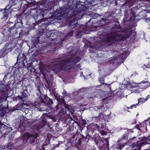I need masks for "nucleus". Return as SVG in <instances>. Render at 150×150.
I'll return each instance as SVG.
<instances>
[{
  "mask_svg": "<svg viewBox=\"0 0 150 150\" xmlns=\"http://www.w3.org/2000/svg\"><path fill=\"white\" fill-rule=\"evenodd\" d=\"M71 121L72 122V126H74L75 125H77L78 126L79 125L77 123V122L75 121L74 120H73L72 118H71Z\"/></svg>",
  "mask_w": 150,
  "mask_h": 150,
  "instance_id": "nucleus-14",
  "label": "nucleus"
},
{
  "mask_svg": "<svg viewBox=\"0 0 150 150\" xmlns=\"http://www.w3.org/2000/svg\"><path fill=\"white\" fill-rule=\"evenodd\" d=\"M143 142H138L136 144H133V148L135 146H137V147L135 148V149H139L142 146V144Z\"/></svg>",
  "mask_w": 150,
  "mask_h": 150,
  "instance_id": "nucleus-10",
  "label": "nucleus"
},
{
  "mask_svg": "<svg viewBox=\"0 0 150 150\" xmlns=\"http://www.w3.org/2000/svg\"><path fill=\"white\" fill-rule=\"evenodd\" d=\"M100 133L103 135H106L107 134V133L106 132H105L103 130L101 131H100Z\"/></svg>",
  "mask_w": 150,
  "mask_h": 150,
  "instance_id": "nucleus-16",
  "label": "nucleus"
},
{
  "mask_svg": "<svg viewBox=\"0 0 150 150\" xmlns=\"http://www.w3.org/2000/svg\"><path fill=\"white\" fill-rule=\"evenodd\" d=\"M25 89L23 91L24 93H25L26 94V92H27V91L26 89V87L25 88Z\"/></svg>",
  "mask_w": 150,
  "mask_h": 150,
  "instance_id": "nucleus-24",
  "label": "nucleus"
},
{
  "mask_svg": "<svg viewBox=\"0 0 150 150\" xmlns=\"http://www.w3.org/2000/svg\"><path fill=\"white\" fill-rule=\"evenodd\" d=\"M146 101V99L143 98H140L138 100L139 102H143Z\"/></svg>",
  "mask_w": 150,
  "mask_h": 150,
  "instance_id": "nucleus-15",
  "label": "nucleus"
},
{
  "mask_svg": "<svg viewBox=\"0 0 150 150\" xmlns=\"http://www.w3.org/2000/svg\"><path fill=\"white\" fill-rule=\"evenodd\" d=\"M66 58L63 56L60 58H57L55 59V61L52 62L51 64V69L52 70L58 71L64 68L65 65L71 62L70 60H66Z\"/></svg>",
  "mask_w": 150,
  "mask_h": 150,
  "instance_id": "nucleus-2",
  "label": "nucleus"
},
{
  "mask_svg": "<svg viewBox=\"0 0 150 150\" xmlns=\"http://www.w3.org/2000/svg\"><path fill=\"white\" fill-rule=\"evenodd\" d=\"M4 11L3 13V18L5 19H8V16L10 13V10L6 8L4 10Z\"/></svg>",
  "mask_w": 150,
  "mask_h": 150,
  "instance_id": "nucleus-8",
  "label": "nucleus"
},
{
  "mask_svg": "<svg viewBox=\"0 0 150 150\" xmlns=\"http://www.w3.org/2000/svg\"><path fill=\"white\" fill-rule=\"evenodd\" d=\"M145 65H144V67H143V68H144H144H145Z\"/></svg>",
  "mask_w": 150,
  "mask_h": 150,
  "instance_id": "nucleus-29",
  "label": "nucleus"
},
{
  "mask_svg": "<svg viewBox=\"0 0 150 150\" xmlns=\"http://www.w3.org/2000/svg\"><path fill=\"white\" fill-rule=\"evenodd\" d=\"M150 95H149L148 96H147L146 97V98H145L146 100H148V98H150Z\"/></svg>",
  "mask_w": 150,
  "mask_h": 150,
  "instance_id": "nucleus-23",
  "label": "nucleus"
},
{
  "mask_svg": "<svg viewBox=\"0 0 150 150\" xmlns=\"http://www.w3.org/2000/svg\"><path fill=\"white\" fill-rule=\"evenodd\" d=\"M137 105V104H136V105H133L132 106H131V108H132L133 107V106H136V105Z\"/></svg>",
  "mask_w": 150,
  "mask_h": 150,
  "instance_id": "nucleus-25",
  "label": "nucleus"
},
{
  "mask_svg": "<svg viewBox=\"0 0 150 150\" xmlns=\"http://www.w3.org/2000/svg\"><path fill=\"white\" fill-rule=\"evenodd\" d=\"M23 109H24V110L25 111H26V112H27V111L28 110V109H25V108H24Z\"/></svg>",
  "mask_w": 150,
  "mask_h": 150,
  "instance_id": "nucleus-26",
  "label": "nucleus"
},
{
  "mask_svg": "<svg viewBox=\"0 0 150 150\" xmlns=\"http://www.w3.org/2000/svg\"><path fill=\"white\" fill-rule=\"evenodd\" d=\"M112 30V32L110 33H105V36L103 40L105 42H115L118 40L126 38L131 35L132 32L129 29L122 31L121 30L117 25H115Z\"/></svg>",
  "mask_w": 150,
  "mask_h": 150,
  "instance_id": "nucleus-1",
  "label": "nucleus"
},
{
  "mask_svg": "<svg viewBox=\"0 0 150 150\" xmlns=\"http://www.w3.org/2000/svg\"><path fill=\"white\" fill-rule=\"evenodd\" d=\"M117 143L118 145V146H117L118 148L121 150L124 147V144H121L120 141H117Z\"/></svg>",
  "mask_w": 150,
  "mask_h": 150,
  "instance_id": "nucleus-12",
  "label": "nucleus"
},
{
  "mask_svg": "<svg viewBox=\"0 0 150 150\" xmlns=\"http://www.w3.org/2000/svg\"><path fill=\"white\" fill-rule=\"evenodd\" d=\"M82 123L83 125H85L86 124V122L85 120H82Z\"/></svg>",
  "mask_w": 150,
  "mask_h": 150,
  "instance_id": "nucleus-20",
  "label": "nucleus"
},
{
  "mask_svg": "<svg viewBox=\"0 0 150 150\" xmlns=\"http://www.w3.org/2000/svg\"><path fill=\"white\" fill-rule=\"evenodd\" d=\"M38 134L35 133H33L32 134L29 133H25V137L32 142L35 141L37 137Z\"/></svg>",
  "mask_w": 150,
  "mask_h": 150,
  "instance_id": "nucleus-4",
  "label": "nucleus"
},
{
  "mask_svg": "<svg viewBox=\"0 0 150 150\" xmlns=\"http://www.w3.org/2000/svg\"><path fill=\"white\" fill-rule=\"evenodd\" d=\"M4 101V100L2 98H0V104L2 103Z\"/></svg>",
  "mask_w": 150,
  "mask_h": 150,
  "instance_id": "nucleus-21",
  "label": "nucleus"
},
{
  "mask_svg": "<svg viewBox=\"0 0 150 150\" xmlns=\"http://www.w3.org/2000/svg\"><path fill=\"white\" fill-rule=\"evenodd\" d=\"M22 98H26V94L25 93H24L23 92L22 93Z\"/></svg>",
  "mask_w": 150,
  "mask_h": 150,
  "instance_id": "nucleus-18",
  "label": "nucleus"
},
{
  "mask_svg": "<svg viewBox=\"0 0 150 150\" xmlns=\"http://www.w3.org/2000/svg\"><path fill=\"white\" fill-rule=\"evenodd\" d=\"M20 106L21 107V105H20Z\"/></svg>",
  "mask_w": 150,
  "mask_h": 150,
  "instance_id": "nucleus-34",
  "label": "nucleus"
},
{
  "mask_svg": "<svg viewBox=\"0 0 150 150\" xmlns=\"http://www.w3.org/2000/svg\"><path fill=\"white\" fill-rule=\"evenodd\" d=\"M6 50L4 48L0 50V58L4 57L7 54Z\"/></svg>",
  "mask_w": 150,
  "mask_h": 150,
  "instance_id": "nucleus-9",
  "label": "nucleus"
},
{
  "mask_svg": "<svg viewBox=\"0 0 150 150\" xmlns=\"http://www.w3.org/2000/svg\"><path fill=\"white\" fill-rule=\"evenodd\" d=\"M105 125L104 124H102L101 125V128L103 129L105 127Z\"/></svg>",
  "mask_w": 150,
  "mask_h": 150,
  "instance_id": "nucleus-19",
  "label": "nucleus"
},
{
  "mask_svg": "<svg viewBox=\"0 0 150 150\" xmlns=\"http://www.w3.org/2000/svg\"><path fill=\"white\" fill-rule=\"evenodd\" d=\"M68 11L69 9L68 8L65 7H62L56 10L54 15L55 17L57 19H62L63 16L67 14Z\"/></svg>",
  "mask_w": 150,
  "mask_h": 150,
  "instance_id": "nucleus-3",
  "label": "nucleus"
},
{
  "mask_svg": "<svg viewBox=\"0 0 150 150\" xmlns=\"http://www.w3.org/2000/svg\"><path fill=\"white\" fill-rule=\"evenodd\" d=\"M114 58H113V59H112V61H111V62L113 63V61L114 60Z\"/></svg>",
  "mask_w": 150,
  "mask_h": 150,
  "instance_id": "nucleus-27",
  "label": "nucleus"
},
{
  "mask_svg": "<svg viewBox=\"0 0 150 150\" xmlns=\"http://www.w3.org/2000/svg\"><path fill=\"white\" fill-rule=\"evenodd\" d=\"M13 47V45L12 43H7L4 49L6 50V51H7L11 52L12 50Z\"/></svg>",
  "mask_w": 150,
  "mask_h": 150,
  "instance_id": "nucleus-7",
  "label": "nucleus"
},
{
  "mask_svg": "<svg viewBox=\"0 0 150 150\" xmlns=\"http://www.w3.org/2000/svg\"><path fill=\"white\" fill-rule=\"evenodd\" d=\"M26 111H25V112L26 113Z\"/></svg>",
  "mask_w": 150,
  "mask_h": 150,
  "instance_id": "nucleus-33",
  "label": "nucleus"
},
{
  "mask_svg": "<svg viewBox=\"0 0 150 150\" xmlns=\"http://www.w3.org/2000/svg\"><path fill=\"white\" fill-rule=\"evenodd\" d=\"M65 108L64 106L61 103H58L56 106L55 110L54 109L52 108H51V110H53V112L55 111H57L59 113H61L64 112V110Z\"/></svg>",
  "mask_w": 150,
  "mask_h": 150,
  "instance_id": "nucleus-5",
  "label": "nucleus"
},
{
  "mask_svg": "<svg viewBox=\"0 0 150 150\" xmlns=\"http://www.w3.org/2000/svg\"><path fill=\"white\" fill-rule=\"evenodd\" d=\"M95 97L94 96H93L92 97L89 96L88 97V98L90 100H91V99H93V98H94Z\"/></svg>",
  "mask_w": 150,
  "mask_h": 150,
  "instance_id": "nucleus-22",
  "label": "nucleus"
},
{
  "mask_svg": "<svg viewBox=\"0 0 150 150\" xmlns=\"http://www.w3.org/2000/svg\"><path fill=\"white\" fill-rule=\"evenodd\" d=\"M20 108H18V110H19V109H20Z\"/></svg>",
  "mask_w": 150,
  "mask_h": 150,
  "instance_id": "nucleus-31",
  "label": "nucleus"
},
{
  "mask_svg": "<svg viewBox=\"0 0 150 150\" xmlns=\"http://www.w3.org/2000/svg\"><path fill=\"white\" fill-rule=\"evenodd\" d=\"M104 79H100L99 80V81H100V82L101 83H102L103 84H105V85H107V84L106 83H102L103 82H104Z\"/></svg>",
  "mask_w": 150,
  "mask_h": 150,
  "instance_id": "nucleus-17",
  "label": "nucleus"
},
{
  "mask_svg": "<svg viewBox=\"0 0 150 150\" xmlns=\"http://www.w3.org/2000/svg\"><path fill=\"white\" fill-rule=\"evenodd\" d=\"M51 103H52H52H53V102H52V101H51Z\"/></svg>",
  "mask_w": 150,
  "mask_h": 150,
  "instance_id": "nucleus-30",
  "label": "nucleus"
},
{
  "mask_svg": "<svg viewBox=\"0 0 150 150\" xmlns=\"http://www.w3.org/2000/svg\"><path fill=\"white\" fill-rule=\"evenodd\" d=\"M139 87L141 89H144L146 87H148L150 85V83L148 81H143L139 84Z\"/></svg>",
  "mask_w": 150,
  "mask_h": 150,
  "instance_id": "nucleus-6",
  "label": "nucleus"
},
{
  "mask_svg": "<svg viewBox=\"0 0 150 150\" xmlns=\"http://www.w3.org/2000/svg\"><path fill=\"white\" fill-rule=\"evenodd\" d=\"M67 109H68V110L69 111H70V110H69V109L68 108H67Z\"/></svg>",
  "mask_w": 150,
  "mask_h": 150,
  "instance_id": "nucleus-28",
  "label": "nucleus"
},
{
  "mask_svg": "<svg viewBox=\"0 0 150 150\" xmlns=\"http://www.w3.org/2000/svg\"><path fill=\"white\" fill-rule=\"evenodd\" d=\"M143 141L145 144H150V136L147 138H144Z\"/></svg>",
  "mask_w": 150,
  "mask_h": 150,
  "instance_id": "nucleus-11",
  "label": "nucleus"
},
{
  "mask_svg": "<svg viewBox=\"0 0 150 150\" xmlns=\"http://www.w3.org/2000/svg\"><path fill=\"white\" fill-rule=\"evenodd\" d=\"M138 85L136 84L135 83H133L132 84H128V86L130 88H135L137 87H138Z\"/></svg>",
  "mask_w": 150,
  "mask_h": 150,
  "instance_id": "nucleus-13",
  "label": "nucleus"
},
{
  "mask_svg": "<svg viewBox=\"0 0 150 150\" xmlns=\"http://www.w3.org/2000/svg\"><path fill=\"white\" fill-rule=\"evenodd\" d=\"M26 111H25V112L26 113Z\"/></svg>",
  "mask_w": 150,
  "mask_h": 150,
  "instance_id": "nucleus-32",
  "label": "nucleus"
}]
</instances>
